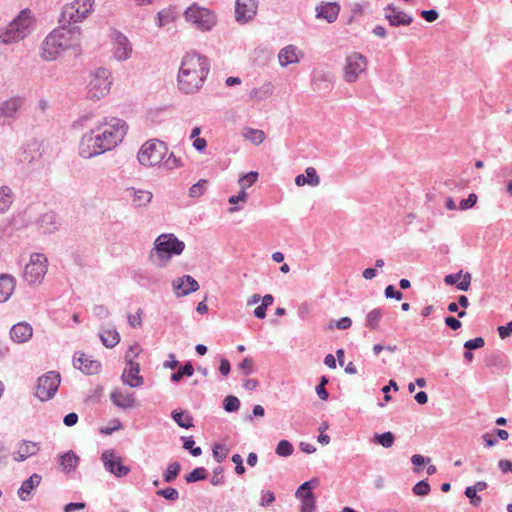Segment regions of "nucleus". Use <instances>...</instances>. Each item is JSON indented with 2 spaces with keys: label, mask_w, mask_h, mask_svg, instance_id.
I'll list each match as a JSON object with an SVG mask.
<instances>
[{
  "label": "nucleus",
  "mask_w": 512,
  "mask_h": 512,
  "mask_svg": "<svg viewBox=\"0 0 512 512\" xmlns=\"http://www.w3.org/2000/svg\"><path fill=\"white\" fill-rule=\"evenodd\" d=\"M181 470L179 462H172L168 465L166 471L163 473V479L167 483L173 482Z\"/></svg>",
  "instance_id": "obj_42"
},
{
  "label": "nucleus",
  "mask_w": 512,
  "mask_h": 512,
  "mask_svg": "<svg viewBox=\"0 0 512 512\" xmlns=\"http://www.w3.org/2000/svg\"><path fill=\"white\" fill-rule=\"evenodd\" d=\"M15 289V279L9 274L0 275V302H6Z\"/></svg>",
  "instance_id": "obj_29"
},
{
  "label": "nucleus",
  "mask_w": 512,
  "mask_h": 512,
  "mask_svg": "<svg viewBox=\"0 0 512 512\" xmlns=\"http://www.w3.org/2000/svg\"><path fill=\"white\" fill-rule=\"evenodd\" d=\"M253 365H254V362H253L252 358L246 357L238 365V369L241 370L243 375L248 376L251 373H253Z\"/></svg>",
  "instance_id": "obj_52"
},
{
  "label": "nucleus",
  "mask_w": 512,
  "mask_h": 512,
  "mask_svg": "<svg viewBox=\"0 0 512 512\" xmlns=\"http://www.w3.org/2000/svg\"><path fill=\"white\" fill-rule=\"evenodd\" d=\"M385 18L391 26H408L413 22L412 16L397 9L393 5H387L384 9Z\"/></svg>",
  "instance_id": "obj_19"
},
{
  "label": "nucleus",
  "mask_w": 512,
  "mask_h": 512,
  "mask_svg": "<svg viewBox=\"0 0 512 512\" xmlns=\"http://www.w3.org/2000/svg\"><path fill=\"white\" fill-rule=\"evenodd\" d=\"M33 334L32 326L27 322H19L12 326L10 337L16 343L27 342Z\"/></svg>",
  "instance_id": "obj_22"
},
{
  "label": "nucleus",
  "mask_w": 512,
  "mask_h": 512,
  "mask_svg": "<svg viewBox=\"0 0 512 512\" xmlns=\"http://www.w3.org/2000/svg\"><path fill=\"white\" fill-rule=\"evenodd\" d=\"M194 374V367L191 362L180 366L177 372L172 373L171 381L179 382L184 376L191 377Z\"/></svg>",
  "instance_id": "obj_39"
},
{
  "label": "nucleus",
  "mask_w": 512,
  "mask_h": 512,
  "mask_svg": "<svg viewBox=\"0 0 512 512\" xmlns=\"http://www.w3.org/2000/svg\"><path fill=\"white\" fill-rule=\"evenodd\" d=\"M242 136L246 140L250 141L251 143H253L255 145L261 144L265 140V138H266V135H265L263 130L254 129V128H251V127L243 128Z\"/></svg>",
  "instance_id": "obj_35"
},
{
  "label": "nucleus",
  "mask_w": 512,
  "mask_h": 512,
  "mask_svg": "<svg viewBox=\"0 0 512 512\" xmlns=\"http://www.w3.org/2000/svg\"><path fill=\"white\" fill-rule=\"evenodd\" d=\"M41 479L42 478L39 474L34 473L28 479L22 482L18 490V495L21 500H29L32 490L39 486Z\"/></svg>",
  "instance_id": "obj_28"
},
{
  "label": "nucleus",
  "mask_w": 512,
  "mask_h": 512,
  "mask_svg": "<svg viewBox=\"0 0 512 512\" xmlns=\"http://www.w3.org/2000/svg\"><path fill=\"white\" fill-rule=\"evenodd\" d=\"M229 453V449L222 444H215L213 446V457L218 463L223 462Z\"/></svg>",
  "instance_id": "obj_49"
},
{
  "label": "nucleus",
  "mask_w": 512,
  "mask_h": 512,
  "mask_svg": "<svg viewBox=\"0 0 512 512\" xmlns=\"http://www.w3.org/2000/svg\"><path fill=\"white\" fill-rule=\"evenodd\" d=\"M223 408L226 412H236L240 408V400L233 395L227 396L223 401Z\"/></svg>",
  "instance_id": "obj_46"
},
{
  "label": "nucleus",
  "mask_w": 512,
  "mask_h": 512,
  "mask_svg": "<svg viewBox=\"0 0 512 512\" xmlns=\"http://www.w3.org/2000/svg\"><path fill=\"white\" fill-rule=\"evenodd\" d=\"M471 274L466 272L462 275V271L457 273L448 274L444 277V282L447 285H455L460 291H467L471 285Z\"/></svg>",
  "instance_id": "obj_25"
},
{
  "label": "nucleus",
  "mask_w": 512,
  "mask_h": 512,
  "mask_svg": "<svg viewBox=\"0 0 512 512\" xmlns=\"http://www.w3.org/2000/svg\"><path fill=\"white\" fill-rule=\"evenodd\" d=\"M142 309L139 308L136 312V314L134 315H128V322H129V325L133 328H138V327H141L142 325Z\"/></svg>",
  "instance_id": "obj_57"
},
{
  "label": "nucleus",
  "mask_w": 512,
  "mask_h": 512,
  "mask_svg": "<svg viewBox=\"0 0 512 512\" xmlns=\"http://www.w3.org/2000/svg\"><path fill=\"white\" fill-rule=\"evenodd\" d=\"M340 11V6L335 2L322 3L316 7V17L323 18L328 23L336 21Z\"/></svg>",
  "instance_id": "obj_24"
},
{
  "label": "nucleus",
  "mask_w": 512,
  "mask_h": 512,
  "mask_svg": "<svg viewBox=\"0 0 512 512\" xmlns=\"http://www.w3.org/2000/svg\"><path fill=\"white\" fill-rule=\"evenodd\" d=\"M39 449L38 443L24 440L18 444L17 450L13 453V459L22 462L30 456L36 455Z\"/></svg>",
  "instance_id": "obj_21"
},
{
  "label": "nucleus",
  "mask_w": 512,
  "mask_h": 512,
  "mask_svg": "<svg viewBox=\"0 0 512 512\" xmlns=\"http://www.w3.org/2000/svg\"><path fill=\"white\" fill-rule=\"evenodd\" d=\"M126 192L132 197V204L136 208L147 206L153 198V194L147 190L135 189L131 187L128 188Z\"/></svg>",
  "instance_id": "obj_26"
},
{
  "label": "nucleus",
  "mask_w": 512,
  "mask_h": 512,
  "mask_svg": "<svg viewBox=\"0 0 512 512\" xmlns=\"http://www.w3.org/2000/svg\"><path fill=\"white\" fill-rule=\"evenodd\" d=\"M99 337L102 344L107 348L115 347L120 341V335L115 329L102 330Z\"/></svg>",
  "instance_id": "obj_34"
},
{
  "label": "nucleus",
  "mask_w": 512,
  "mask_h": 512,
  "mask_svg": "<svg viewBox=\"0 0 512 512\" xmlns=\"http://www.w3.org/2000/svg\"><path fill=\"white\" fill-rule=\"evenodd\" d=\"M171 416L180 427L185 429L193 427V417L187 411L173 410Z\"/></svg>",
  "instance_id": "obj_36"
},
{
  "label": "nucleus",
  "mask_w": 512,
  "mask_h": 512,
  "mask_svg": "<svg viewBox=\"0 0 512 512\" xmlns=\"http://www.w3.org/2000/svg\"><path fill=\"white\" fill-rule=\"evenodd\" d=\"M14 196L8 186L0 187V213L6 212L13 203Z\"/></svg>",
  "instance_id": "obj_37"
},
{
  "label": "nucleus",
  "mask_w": 512,
  "mask_h": 512,
  "mask_svg": "<svg viewBox=\"0 0 512 512\" xmlns=\"http://www.w3.org/2000/svg\"><path fill=\"white\" fill-rule=\"evenodd\" d=\"M111 37L113 43V56L119 61L128 59L132 52V45L129 39L117 30L112 32Z\"/></svg>",
  "instance_id": "obj_16"
},
{
  "label": "nucleus",
  "mask_w": 512,
  "mask_h": 512,
  "mask_svg": "<svg viewBox=\"0 0 512 512\" xmlns=\"http://www.w3.org/2000/svg\"><path fill=\"white\" fill-rule=\"evenodd\" d=\"M258 9V0H236L235 19L238 23L245 24L251 21Z\"/></svg>",
  "instance_id": "obj_15"
},
{
  "label": "nucleus",
  "mask_w": 512,
  "mask_h": 512,
  "mask_svg": "<svg viewBox=\"0 0 512 512\" xmlns=\"http://www.w3.org/2000/svg\"><path fill=\"white\" fill-rule=\"evenodd\" d=\"M209 73V62L204 56L187 53L178 72V87L185 94L199 91Z\"/></svg>",
  "instance_id": "obj_1"
},
{
  "label": "nucleus",
  "mask_w": 512,
  "mask_h": 512,
  "mask_svg": "<svg viewBox=\"0 0 512 512\" xmlns=\"http://www.w3.org/2000/svg\"><path fill=\"white\" fill-rule=\"evenodd\" d=\"M185 20L195 26L200 31H210L217 23L215 13L198 5L197 3L191 4L184 12Z\"/></svg>",
  "instance_id": "obj_7"
},
{
  "label": "nucleus",
  "mask_w": 512,
  "mask_h": 512,
  "mask_svg": "<svg viewBox=\"0 0 512 512\" xmlns=\"http://www.w3.org/2000/svg\"><path fill=\"white\" fill-rule=\"evenodd\" d=\"M320 183V177L317 175L316 169L308 167L305 170V175L299 174L295 178V184L297 186H303L308 184L310 186H318Z\"/></svg>",
  "instance_id": "obj_31"
},
{
  "label": "nucleus",
  "mask_w": 512,
  "mask_h": 512,
  "mask_svg": "<svg viewBox=\"0 0 512 512\" xmlns=\"http://www.w3.org/2000/svg\"><path fill=\"white\" fill-rule=\"evenodd\" d=\"M430 490V485L426 480L417 482L412 488L413 493L417 496H427Z\"/></svg>",
  "instance_id": "obj_50"
},
{
  "label": "nucleus",
  "mask_w": 512,
  "mask_h": 512,
  "mask_svg": "<svg viewBox=\"0 0 512 512\" xmlns=\"http://www.w3.org/2000/svg\"><path fill=\"white\" fill-rule=\"evenodd\" d=\"M498 467L502 473H508V472L512 473V461H510V460L501 459L498 462Z\"/></svg>",
  "instance_id": "obj_64"
},
{
  "label": "nucleus",
  "mask_w": 512,
  "mask_h": 512,
  "mask_svg": "<svg viewBox=\"0 0 512 512\" xmlns=\"http://www.w3.org/2000/svg\"><path fill=\"white\" fill-rule=\"evenodd\" d=\"M38 224L43 233L51 234L59 229L61 220L56 213L47 212L39 218Z\"/></svg>",
  "instance_id": "obj_23"
},
{
  "label": "nucleus",
  "mask_w": 512,
  "mask_h": 512,
  "mask_svg": "<svg viewBox=\"0 0 512 512\" xmlns=\"http://www.w3.org/2000/svg\"><path fill=\"white\" fill-rule=\"evenodd\" d=\"M93 314L99 319H106L110 315V311L104 305H95L93 308Z\"/></svg>",
  "instance_id": "obj_59"
},
{
  "label": "nucleus",
  "mask_w": 512,
  "mask_h": 512,
  "mask_svg": "<svg viewBox=\"0 0 512 512\" xmlns=\"http://www.w3.org/2000/svg\"><path fill=\"white\" fill-rule=\"evenodd\" d=\"M78 461L79 457L73 451L64 453L59 457L60 467L64 472L67 473L71 472L76 468Z\"/></svg>",
  "instance_id": "obj_33"
},
{
  "label": "nucleus",
  "mask_w": 512,
  "mask_h": 512,
  "mask_svg": "<svg viewBox=\"0 0 512 512\" xmlns=\"http://www.w3.org/2000/svg\"><path fill=\"white\" fill-rule=\"evenodd\" d=\"M33 23L34 19L31 11L28 9L22 10L7 26L6 30L0 34V41L12 43L24 39L31 33Z\"/></svg>",
  "instance_id": "obj_4"
},
{
  "label": "nucleus",
  "mask_w": 512,
  "mask_h": 512,
  "mask_svg": "<svg viewBox=\"0 0 512 512\" xmlns=\"http://www.w3.org/2000/svg\"><path fill=\"white\" fill-rule=\"evenodd\" d=\"M477 202V195L474 193L469 194L468 198L462 199L459 204L461 210L472 208Z\"/></svg>",
  "instance_id": "obj_58"
},
{
  "label": "nucleus",
  "mask_w": 512,
  "mask_h": 512,
  "mask_svg": "<svg viewBox=\"0 0 512 512\" xmlns=\"http://www.w3.org/2000/svg\"><path fill=\"white\" fill-rule=\"evenodd\" d=\"M94 0H74L61 11L59 23L70 27L86 19L93 11Z\"/></svg>",
  "instance_id": "obj_5"
},
{
  "label": "nucleus",
  "mask_w": 512,
  "mask_h": 512,
  "mask_svg": "<svg viewBox=\"0 0 512 512\" xmlns=\"http://www.w3.org/2000/svg\"><path fill=\"white\" fill-rule=\"evenodd\" d=\"M384 294L386 298H394L396 300H401L403 297V294L400 291L396 290L393 285H388L385 288Z\"/></svg>",
  "instance_id": "obj_60"
},
{
  "label": "nucleus",
  "mask_w": 512,
  "mask_h": 512,
  "mask_svg": "<svg viewBox=\"0 0 512 512\" xmlns=\"http://www.w3.org/2000/svg\"><path fill=\"white\" fill-rule=\"evenodd\" d=\"M298 49L294 45H288L282 48L278 54L279 63L282 67H286L289 64L299 62Z\"/></svg>",
  "instance_id": "obj_30"
},
{
  "label": "nucleus",
  "mask_w": 512,
  "mask_h": 512,
  "mask_svg": "<svg viewBox=\"0 0 512 512\" xmlns=\"http://www.w3.org/2000/svg\"><path fill=\"white\" fill-rule=\"evenodd\" d=\"M20 98H10L0 105V117H13L21 106Z\"/></svg>",
  "instance_id": "obj_32"
},
{
  "label": "nucleus",
  "mask_w": 512,
  "mask_h": 512,
  "mask_svg": "<svg viewBox=\"0 0 512 512\" xmlns=\"http://www.w3.org/2000/svg\"><path fill=\"white\" fill-rule=\"evenodd\" d=\"M110 399L119 408L127 409L135 406V398L132 393L115 390L111 393Z\"/></svg>",
  "instance_id": "obj_27"
},
{
  "label": "nucleus",
  "mask_w": 512,
  "mask_h": 512,
  "mask_svg": "<svg viewBox=\"0 0 512 512\" xmlns=\"http://www.w3.org/2000/svg\"><path fill=\"white\" fill-rule=\"evenodd\" d=\"M185 249V243L173 233L160 234L153 242L148 259L156 267H165L173 256H179Z\"/></svg>",
  "instance_id": "obj_3"
},
{
  "label": "nucleus",
  "mask_w": 512,
  "mask_h": 512,
  "mask_svg": "<svg viewBox=\"0 0 512 512\" xmlns=\"http://www.w3.org/2000/svg\"><path fill=\"white\" fill-rule=\"evenodd\" d=\"M168 148L163 141L152 139L145 142L138 152V161L144 166H155L162 163Z\"/></svg>",
  "instance_id": "obj_9"
},
{
  "label": "nucleus",
  "mask_w": 512,
  "mask_h": 512,
  "mask_svg": "<svg viewBox=\"0 0 512 512\" xmlns=\"http://www.w3.org/2000/svg\"><path fill=\"white\" fill-rule=\"evenodd\" d=\"M464 494L467 498L470 499V503L473 506L478 507L480 505L482 499L479 495H477V491H475L474 488L469 486L466 487Z\"/></svg>",
  "instance_id": "obj_53"
},
{
  "label": "nucleus",
  "mask_w": 512,
  "mask_h": 512,
  "mask_svg": "<svg viewBox=\"0 0 512 512\" xmlns=\"http://www.w3.org/2000/svg\"><path fill=\"white\" fill-rule=\"evenodd\" d=\"M158 26L162 27L167 25L173 20L172 13L169 10H162L157 14Z\"/></svg>",
  "instance_id": "obj_56"
},
{
  "label": "nucleus",
  "mask_w": 512,
  "mask_h": 512,
  "mask_svg": "<svg viewBox=\"0 0 512 512\" xmlns=\"http://www.w3.org/2000/svg\"><path fill=\"white\" fill-rule=\"evenodd\" d=\"M127 368L122 374V381L131 388L140 387L144 383L143 377L140 375V365L132 361L131 356L126 357Z\"/></svg>",
  "instance_id": "obj_17"
},
{
  "label": "nucleus",
  "mask_w": 512,
  "mask_h": 512,
  "mask_svg": "<svg viewBox=\"0 0 512 512\" xmlns=\"http://www.w3.org/2000/svg\"><path fill=\"white\" fill-rule=\"evenodd\" d=\"M294 451L293 445L288 440H281L278 442L275 452L281 457H288Z\"/></svg>",
  "instance_id": "obj_44"
},
{
  "label": "nucleus",
  "mask_w": 512,
  "mask_h": 512,
  "mask_svg": "<svg viewBox=\"0 0 512 512\" xmlns=\"http://www.w3.org/2000/svg\"><path fill=\"white\" fill-rule=\"evenodd\" d=\"M485 345V341L482 337H476L474 339L467 340L464 343V348L466 350H475L482 348Z\"/></svg>",
  "instance_id": "obj_55"
},
{
  "label": "nucleus",
  "mask_w": 512,
  "mask_h": 512,
  "mask_svg": "<svg viewBox=\"0 0 512 512\" xmlns=\"http://www.w3.org/2000/svg\"><path fill=\"white\" fill-rule=\"evenodd\" d=\"M382 316H383L382 309L375 308V309L371 310L366 316V326L372 330L377 329Z\"/></svg>",
  "instance_id": "obj_38"
},
{
  "label": "nucleus",
  "mask_w": 512,
  "mask_h": 512,
  "mask_svg": "<svg viewBox=\"0 0 512 512\" xmlns=\"http://www.w3.org/2000/svg\"><path fill=\"white\" fill-rule=\"evenodd\" d=\"M373 440L375 443L383 446L384 448H390L394 444L395 437L392 432L388 431L382 434H374Z\"/></svg>",
  "instance_id": "obj_40"
},
{
  "label": "nucleus",
  "mask_w": 512,
  "mask_h": 512,
  "mask_svg": "<svg viewBox=\"0 0 512 512\" xmlns=\"http://www.w3.org/2000/svg\"><path fill=\"white\" fill-rule=\"evenodd\" d=\"M499 336L502 339L507 338L512 333V321L508 322L506 326H499L497 328Z\"/></svg>",
  "instance_id": "obj_63"
},
{
  "label": "nucleus",
  "mask_w": 512,
  "mask_h": 512,
  "mask_svg": "<svg viewBox=\"0 0 512 512\" xmlns=\"http://www.w3.org/2000/svg\"><path fill=\"white\" fill-rule=\"evenodd\" d=\"M367 68V58L359 53L352 52L346 56L343 68L344 80L353 83L358 80L359 76L365 72Z\"/></svg>",
  "instance_id": "obj_13"
},
{
  "label": "nucleus",
  "mask_w": 512,
  "mask_h": 512,
  "mask_svg": "<svg viewBox=\"0 0 512 512\" xmlns=\"http://www.w3.org/2000/svg\"><path fill=\"white\" fill-rule=\"evenodd\" d=\"M421 17L427 22H434L438 19L439 13L435 9L421 11Z\"/></svg>",
  "instance_id": "obj_61"
},
{
  "label": "nucleus",
  "mask_w": 512,
  "mask_h": 512,
  "mask_svg": "<svg viewBox=\"0 0 512 512\" xmlns=\"http://www.w3.org/2000/svg\"><path fill=\"white\" fill-rule=\"evenodd\" d=\"M444 322H445L446 326L452 330H458L462 326V323L457 318H455L453 316H447L444 319Z\"/></svg>",
  "instance_id": "obj_62"
},
{
  "label": "nucleus",
  "mask_w": 512,
  "mask_h": 512,
  "mask_svg": "<svg viewBox=\"0 0 512 512\" xmlns=\"http://www.w3.org/2000/svg\"><path fill=\"white\" fill-rule=\"evenodd\" d=\"M47 262V258L44 254H32L29 263L24 268V280L29 285L40 283L47 273Z\"/></svg>",
  "instance_id": "obj_11"
},
{
  "label": "nucleus",
  "mask_w": 512,
  "mask_h": 512,
  "mask_svg": "<svg viewBox=\"0 0 512 512\" xmlns=\"http://www.w3.org/2000/svg\"><path fill=\"white\" fill-rule=\"evenodd\" d=\"M105 469L116 477H124L130 472V468L122 464V458L114 450H105L101 455Z\"/></svg>",
  "instance_id": "obj_14"
},
{
  "label": "nucleus",
  "mask_w": 512,
  "mask_h": 512,
  "mask_svg": "<svg viewBox=\"0 0 512 512\" xmlns=\"http://www.w3.org/2000/svg\"><path fill=\"white\" fill-rule=\"evenodd\" d=\"M156 494L170 501H176L179 498V492L173 487L158 490Z\"/></svg>",
  "instance_id": "obj_51"
},
{
  "label": "nucleus",
  "mask_w": 512,
  "mask_h": 512,
  "mask_svg": "<svg viewBox=\"0 0 512 512\" xmlns=\"http://www.w3.org/2000/svg\"><path fill=\"white\" fill-rule=\"evenodd\" d=\"M98 125L109 150L122 142L128 129L125 121L116 117H106L103 121L98 122Z\"/></svg>",
  "instance_id": "obj_8"
},
{
  "label": "nucleus",
  "mask_w": 512,
  "mask_h": 512,
  "mask_svg": "<svg viewBox=\"0 0 512 512\" xmlns=\"http://www.w3.org/2000/svg\"><path fill=\"white\" fill-rule=\"evenodd\" d=\"M106 151L110 150L97 124L95 129L90 130L82 136L79 143V155L83 158L90 159Z\"/></svg>",
  "instance_id": "obj_6"
},
{
  "label": "nucleus",
  "mask_w": 512,
  "mask_h": 512,
  "mask_svg": "<svg viewBox=\"0 0 512 512\" xmlns=\"http://www.w3.org/2000/svg\"><path fill=\"white\" fill-rule=\"evenodd\" d=\"M299 498H301V512H314L316 502L313 492L305 493Z\"/></svg>",
  "instance_id": "obj_41"
},
{
  "label": "nucleus",
  "mask_w": 512,
  "mask_h": 512,
  "mask_svg": "<svg viewBox=\"0 0 512 512\" xmlns=\"http://www.w3.org/2000/svg\"><path fill=\"white\" fill-rule=\"evenodd\" d=\"M74 366L86 374H96L100 371L101 364L92 360L84 353H76L73 358Z\"/></svg>",
  "instance_id": "obj_20"
},
{
  "label": "nucleus",
  "mask_w": 512,
  "mask_h": 512,
  "mask_svg": "<svg viewBox=\"0 0 512 512\" xmlns=\"http://www.w3.org/2000/svg\"><path fill=\"white\" fill-rule=\"evenodd\" d=\"M162 165L166 169L173 170V169L182 167L183 162H182L181 158L176 157L174 155V153L172 152V153H170V155L167 157L166 160L162 161Z\"/></svg>",
  "instance_id": "obj_48"
},
{
  "label": "nucleus",
  "mask_w": 512,
  "mask_h": 512,
  "mask_svg": "<svg viewBox=\"0 0 512 512\" xmlns=\"http://www.w3.org/2000/svg\"><path fill=\"white\" fill-rule=\"evenodd\" d=\"M112 85L111 72L106 68L96 69L88 85V96L91 99H101L107 95Z\"/></svg>",
  "instance_id": "obj_10"
},
{
  "label": "nucleus",
  "mask_w": 512,
  "mask_h": 512,
  "mask_svg": "<svg viewBox=\"0 0 512 512\" xmlns=\"http://www.w3.org/2000/svg\"><path fill=\"white\" fill-rule=\"evenodd\" d=\"M61 377L56 371H49L38 378V384L35 390V396L40 401L52 399L58 391Z\"/></svg>",
  "instance_id": "obj_12"
},
{
  "label": "nucleus",
  "mask_w": 512,
  "mask_h": 512,
  "mask_svg": "<svg viewBox=\"0 0 512 512\" xmlns=\"http://www.w3.org/2000/svg\"><path fill=\"white\" fill-rule=\"evenodd\" d=\"M208 181L205 179H200L197 183L192 185L189 189V196L191 198H198L202 196L207 189Z\"/></svg>",
  "instance_id": "obj_43"
},
{
  "label": "nucleus",
  "mask_w": 512,
  "mask_h": 512,
  "mask_svg": "<svg viewBox=\"0 0 512 512\" xmlns=\"http://www.w3.org/2000/svg\"><path fill=\"white\" fill-rule=\"evenodd\" d=\"M80 28L61 25L46 36L41 47V56L44 60H55L61 53L79 46Z\"/></svg>",
  "instance_id": "obj_2"
},
{
  "label": "nucleus",
  "mask_w": 512,
  "mask_h": 512,
  "mask_svg": "<svg viewBox=\"0 0 512 512\" xmlns=\"http://www.w3.org/2000/svg\"><path fill=\"white\" fill-rule=\"evenodd\" d=\"M258 172L251 171L239 179V184L243 190L252 186L258 179Z\"/></svg>",
  "instance_id": "obj_47"
},
{
  "label": "nucleus",
  "mask_w": 512,
  "mask_h": 512,
  "mask_svg": "<svg viewBox=\"0 0 512 512\" xmlns=\"http://www.w3.org/2000/svg\"><path fill=\"white\" fill-rule=\"evenodd\" d=\"M318 483V480L316 478L310 480V481H306L304 482L303 484L300 485V487L298 488V490L296 491V496L299 497V496H302L304 495L305 493H309V492H312V488Z\"/></svg>",
  "instance_id": "obj_54"
},
{
  "label": "nucleus",
  "mask_w": 512,
  "mask_h": 512,
  "mask_svg": "<svg viewBox=\"0 0 512 512\" xmlns=\"http://www.w3.org/2000/svg\"><path fill=\"white\" fill-rule=\"evenodd\" d=\"M198 282L190 275H183L172 281V288L176 297H184L199 290Z\"/></svg>",
  "instance_id": "obj_18"
},
{
  "label": "nucleus",
  "mask_w": 512,
  "mask_h": 512,
  "mask_svg": "<svg viewBox=\"0 0 512 512\" xmlns=\"http://www.w3.org/2000/svg\"><path fill=\"white\" fill-rule=\"evenodd\" d=\"M207 477V471L203 467L195 468L192 472L185 476L187 483H193L200 480H204Z\"/></svg>",
  "instance_id": "obj_45"
}]
</instances>
